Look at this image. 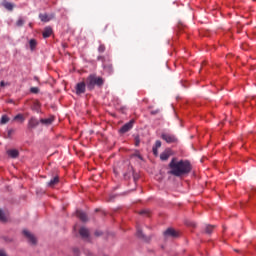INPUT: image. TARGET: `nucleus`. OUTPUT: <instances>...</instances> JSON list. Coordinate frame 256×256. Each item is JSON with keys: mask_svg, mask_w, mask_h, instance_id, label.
<instances>
[{"mask_svg": "<svg viewBox=\"0 0 256 256\" xmlns=\"http://www.w3.org/2000/svg\"><path fill=\"white\" fill-rule=\"evenodd\" d=\"M170 175L175 177H183V175H189V172L193 169L191 162L189 160H179L173 158L170 163Z\"/></svg>", "mask_w": 256, "mask_h": 256, "instance_id": "f257e3e1", "label": "nucleus"}, {"mask_svg": "<svg viewBox=\"0 0 256 256\" xmlns=\"http://www.w3.org/2000/svg\"><path fill=\"white\" fill-rule=\"evenodd\" d=\"M84 82L86 83L88 91H93L96 85L97 87H101V85L105 83L103 78L97 77L95 74L89 75Z\"/></svg>", "mask_w": 256, "mask_h": 256, "instance_id": "f03ea898", "label": "nucleus"}, {"mask_svg": "<svg viewBox=\"0 0 256 256\" xmlns=\"http://www.w3.org/2000/svg\"><path fill=\"white\" fill-rule=\"evenodd\" d=\"M75 89L76 95H83V93H85L87 89V84L85 83V81L79 82L76 84Z\"/></svg>", "mask_w": 256, "mask_h": 256, "instance_id": "7ed1b4c3", "label": "nucleus"}, {"mask_svg": "<svg viewBox=\"0 0 256 256\" xmlns=\"http://www.w3.org/2000/svg\"><path fill=\"white\" fill-rule=\"evenodd\" d=\"M161 139L166 143H177V138L173 134L164 133L161 135Z\"/></svg>", "mask_w": 256, "mask_h": 256, "instance_id": "20e7f679", "label": "nucleus"}, {"mask_svg": "<svg viewBox=\"0 0 256 256\" xmlns=\"http://www.w3.org/2000/svg\"><path fill=\"white\" fill-rule=\"evenodd\" d=\"M23 235L26 238H28L29 243H31L32 245L37 244V238H35V236L33 234H31V232H29V230H23Z\"/></svg>", "mask_w": 256, "mask_h": 256, "instance_id": "39448f33", "label": "nucleus"}, {"mask_svg": "<svg viewBox=\"0 0 256 256\" xmlns=\"http://www.w3.org/2000/svg\"><path fill=\"white\" fill-rule=\"evenodd\" d=\"M134 123V120H130L128 123L124 124L120 129V133H127L128 131H131V129H133Z\"/></svg>", "mask_w": 256, "mask_h": 256, "instance_id": "423d86ee", "label": "nucleus"}, {"mask_svg": "<svg viewBox=\"0 0 256 256\" xmlns=\"http://www.w3.org/2000/svg\"><path fill=\"white\" fill-rule=\"evenodd\" d=\"M39 125V120L35 117H31L28 121V129H35Z\"/></svg>", "mask_w": 256, "mask_h": 256, "instance_id": "0eeeda50", "label": "nucleus"}, {"mask_svg": "<svg viewBox=\"0 0 256 256\" xmlns=\"http://www.w3.org/2000/svg\"><path fill=\"white\" fill-rule=\"evenodd\" d=\"M165 237H177L179 235V233H177V231H175V229L173 228H168L165 232H164Z\"/></svg>", "mask_w": 256, "mask_h": 256, "instance_id": "6e6552de", "label": "nucleus"}, {"mask_svg": "<svg viewBox=\"0 0 256 256\" xmlns=\"http://www.w3.org/2000/svg\"><path fill=\"white\" fill-rule=\"evenodd\" d=\"M171 157V150L166 149L164 152L160 154L161 161H167Z\"/></svg>", "mask_w": 256, "mask_h": 256, "instance_id": "1a4fd4ad", "label": "nucleus"}, {"mask_svg": "<svg viewBox=\"0 0 256 256\" xmlns=\"http://www.w3.org/2000/svg\"><path fill=\"white\" fill-rule=\"evenodd\" d=\"M51 35H53V29L51 27H46L42 32V36L44 37V39L49 38Z\"/></svg>", "mask_w": 256, "mask_h": 256, "instance_id": "9d476101", "label": "nucleus"}, {"mask_svg": "<svg viewBox=\"0 0 256 256\" xmlns=\"http://www.w3.org/2000/svg\"><path fill=\"white\" fill-rule=\"evenodd\" d=\"M7 155L12 159H17V157H19V150L17 149L8 150Z\"/></svg>", "mask_w": 256, "mask_h": 256, "instance_id": "9b49d317", "label": "nucleus"}, {"mask_svg": "<svg viewBox=\"0 0 256 256\" xmlns=\"http://www.w3.org/2000/svg\"><path fill=\"white\" fill-rule=\"evenodd\" d=\"M76 217H78V219H80V221H83V222L87 221V214H85V212H83V211L78 210L76 212Z\"/></svg>", "mask_w": 256, "mask_h": 256, "instance_id": "f8f14e48", "label": "nucleus"}, {"mask_svg": "<svg viewBox=\"0 0 256 256\" xmlns=\"http://www.w3.org/2000/svg\"><path fill=\"white\" fill-rule=\"evenodd\" d=\"M39 19L42 21V23H49L53 17L49 16L48 14H40Z\"/></svg>", "mask_w": 256, "mask_h": 256, "instance_id": "ddd939ff", "label": "nucleus"}, {"mask_svg": "<svg viewBox=\"0 0 256 256\" xmlns=\"http://www.w3.org/2000/svg\"><path fill=\"white\" fill-rule=\"evenodd\" d=\"M79 234L81 235V237H83L84 239H87V237H89V229L82 227L79 230Z\"/></svg>", "mask_w": 256, "mask_h": 256, "instance_id": "4468645a", "label": "nucleus"}, {"mask_svg": "<svg viewBox=\"0 0 256 256\" xmlns=\"http://www.w3.org/2000/svg\"><path fill=\"white\" fill-rule=\"evenodd\" d=\"M3 7H5V9H7V11H13V8H14L15 6L13 5V3L4 2V3H3Z\"/></svg>", "mask_w": 256, "mask_h": 256, "instance_id": "2eb2a0df", "label": "nucleus"}, {"mask_svg": "<svg viewBox=\"0 0 256 256\" xmlns=\"http://www.w3.org/2000/svg\"><path fill=\"white\" fill-rule=\"evenodd\" d=\"M29 45H30L31 51H35V49L37 48V40L31 39L29 41Z\"/></svg>", "mask_w": 256, "mask_h": 256, "instance_id": "dca6fc26", "label": "nucleus"}, {"mask_svg": "<svg viewBox=\"0 0 256 256\" xmlns=\"http://www.w3.org/2000/svg\"><path fill=\"white\" fill-rule=\"evenodd\" d=\"M59 183V176L54 177L52 180L49 182V187H55Z\"/></svg>", "mask_w": 256, "mask_h": 256, "instance_id": "f3484780", "label": "nucleus"}, {"mask_svg": "<svg viewBox=\"0 0 256 256\" xmlns=\"http://www.w3.org/2000/svg\"><path fill=\"white\" fill-rule=\"evenodd\" d=\"M53 121H54L53 118L40 119V123H43L44 125H51Z\"/></svg>", "mask_w": 256, "mask_h": 256, "instance_id": "a211bd4d", "label": "nucleus"}, {"mask_svg": "<svg viewBox=\"0 0 256 256\" xmlns=\"http://www.w3.org/2000/svg\"><path fill=\"white\" fill-rule=\"evenodd\" d=\"M23 25H25V19H23V17H20V18L16 21V26H17V27H23Z\"/></svg>", "mask_w": 256, "mask_h": 256, "instance_id": "6ab92c4d", "label": "nucleus"}, {"mask_svg": "<svg viewBox=\"0 0 256 256\" xmlns=\"http://www.w3.org/2000/svg\"><path fill=\"white\" fill-rule=\"evenodd\" d=\"M14 121H21V123H23V121H25V117L23 114H18L14 117Z\"/></svg>", "mask_w": 256, "mask_h": 256, "instance_id": "aec40b11", "label": "nucleus"}, {"mask_svg": "<svg viewBox=\"0 0 256 256\" xmlns=\"http://www.w3.org/2000/svg\"><path fill=\"white\" fill-rule=\"evenodd\" d=\"M0 123L1 125H5V123H9V117L7 115H3Z\"/></svg>", "mask_w": 256, "mask_h": 256, "instance_id": "412c9836", "label": "nucleus"}, {"mask_svg": "<svg viewBox=\"0 0 256 256\" xmlns=\"http://www.w3.org/2000/svg\"><path fill=\"white\" fill-rule=\"evenodd\" d=\"M0 221H2V223H5V221H7V216H5L3 210H0Z\"/></svg>", "mask_w": 256, "mask_h": 256, "instance_id": "4be33fe9", "label": "nucleus"}, {"mask_svg": "<svg viewBox=\"0 0 256 256\" xmlns=\"http://www.w3.org/2000/svg\"><path fill=\"white\" fill-rule=\"evenodd\" d=\"M214 227L212 225L206 226V233H213Z\"/></svg>", "mask_w": 256, "mask_h": 256, "instance_id": "5701e85b", "label": "nucleus"}, {"mask_svg": "<svg viewBox=\"0 0 256 256\" xmlns=\"http://www.w3.org/2000/svg\"><path fill=\"white\" fill-rule=\"evenodd\" d=\"M98 51H99V53H105V45L101 44V45L98 47Z\"/></svg>", "mask_w": 256, "mask_h": 256, "instance_id": "b1692460", "label": "nucleus"}, {"mask_svg": "<svg viewBox=\"0 0 256 256\" xmlns=\"http://www.w3.org/2000/svg\"><path fill=\"white\" fill-rule=\"evenodd\" d=\"M30 92H32L34 94H37V93H39V88L38 87H32V88H30Z\"/></svg>", "mask_w": 256, "mask_h": 256, "instance_id": "393cba45", "label": "nucleus"}, {"mask_svg": "<svg viewBox=\"0 0 256 256\" xmlns=\"http://www.w3.org/2000/svg\"><path fill=\"white\" fill-rule=\"evenodd\" d=\"M155 149H159L161 147V140H157L155 145L153 146Z\"/></svg>", "mask_w": 256, "mask_h": 256, "instance_id": "a878e982", "label": "nucleus"}, {"mask_svg": "<svg viewBox=\"0 0 256 256\" xmlns=\"http://www.w3.org/2000/svg\"><path fill=\"white\" fill-rule=\"evenodd\" d=\"M152 151H153V155L155 156V157H157L158 155H159V148H152Z\"/></svg>", "mask_w": 256, "mask_h": 256, "instance_id": "bb28decb", "label": "nucleus"}, {"mask_svg": "<svg viewBox=\"0 0 256 256\" xmlns=\"http://www.w3.org/2000/svg\"><path fill=\"white\" fill-rule=\"evenodd\" d=\"M136 235H137V237L143 238V232H141V230L139 228H137Z\"/></svg>", "mask_w": 256, "mask_h": 256, "instance_id": "cd10ccee", "label": "nucleus"}, {"mask_svg": "<svg viewBox=\"0 0 256 256\" xmlns=\"http://www.w3.org/2000/svg\"><path fill=\"white\" fill-rule=\"evenodd\" d=\"M139 143H141L140 140H139V138H136V139H135V145H136V147H139Z\"/></svg>", "mask_w": 256, "mask_h": 256, "instance_id": "c85d7f7f", "label": "nucleus"}, {"mask_svg": "<svg viewBox=\"0 0 256 256\" xmlns=\"http://www.w3.org/2000/svg\"><path fill=\"white\" fill-rule=\"evenodd\" d=\"M0 256H7V254H5V251L0 250Z\"/></svg>", "mask_w": 256, "mask_h": 256, "instance_id": "c756f323", "label": "nucleus"}, {"mask_svg": "<svg viewBox=\"0 0 256 256\" xmlns=\"http://www.w3.org/2000/svg\"><path fill=\"white\" fill-rule=\"evenodd\" d=\"M0 85H1V87H5V82L2 81V82L0 83Z\"/></svg>", "mask_w": 256, "mask_h": 256, "instance_id": "7c9ffc66", "label": "nucleus"}, {"mask_svg": "<svg viewBox=\"0 0 256 256\" xmlns=\"http://www.w3.org/2000/svg\"><path fill=\"white\" fill-rule=\"evenodd\" d=\"M95 235H96V237H99V235H101V233L95 232Z\"/></svg>", "mask_w": 256, "mask_h": 256, "instance_id": "2f4dec72", "label": "nucleus"}, {"mask_svg": "<svg viewBox=\"0 0 256 256\" xmlns=\"http://www.w3.org/2000/svg\"><path fill=\"white\" fill-rule=\"evenodd\" d=\"M142 215H143V213H145V211H142V212H140Z\"/></svg>", "mask_w": 256, "mask_h": 256, "instance_id": "473e14b6", "label": "nucleus"}, {"mask_svg": "<svg viewBox=\"0 0 256 256\" xmlns=\"http://www.w3.org/2000/svg\"><path fill=\"white\" fill-rule=\"evenodd\" d=\"M74 229L76 230V229H77V226H74Z\"/></svg>", "mask_w": 256, "mask_h": 256, "instance_id": "72a5a7b5", "label": "nucleus"}, {"mask_svg": "<svg viewBox=\"0 0 256 256\" xmlns=\"http://www.w3.org/2000/svg\"><path fill=\"white\" fill-rule=\"evenodd\" d=\"M74 251H75V253H77L78 250H74Z\"/></svg>", "mask_w": 256, "mask_h": 256, "instance_id": "f704fd0d", "label": "nucleus"}]
</instances>
